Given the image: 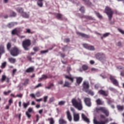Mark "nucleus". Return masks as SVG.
<instances>
[{
  "instance_id": "6e6552de",
  "label": "nucleus",
  "mask_w": 124,
  "mask_h": 124,
  "mask_svg": "<svg viewBox=\"0 0 124 124\" xmlns=\"http://www.w3.org/2000/svg\"><path fill=\"white\" fill-rule=\"evenodd\" d=\"M82 87L85 92H88L90 89V83L88 81H83Z\"/></svg>"
},
{
  "instance_id": "2eb2a0df",
  "label": "nucleus",
  "mask_w": 124,
  "mask_h": 124,
  "mask_svg": "<svg viewBox=\"0 0 124 124\" xmlns=\"http://www.w3.org/2000/svg\"><path fill=\"white\" fill-rule=\"evenodd\" d=\"M25 72L26 73H32L33 72H34V67L31 66L29 67L26 70Z\"/></svg>"
},
{
  "instance_id": "dca6fc26",
  "label": "nucleus",
  "mask_w": 124,
  "mask_h": 124,
  "mask_svg": "<svg viewBox=\"0 0 124 124\" xmlns=\"http://www.w3.org/2000/svg\"><path fill=\"white\" fill-rule=\"evenodd\" d=\"M5 51L4 50V46L3 45H0V59L1 58L2 54H4Z\"/></svg>"
},
{
  "instance_id": "a18cd8bd",
  "label": "nucleus",
  "mask_w": 124,
  "mask_h": 124,
  "mask_svg": "<svg viewBox=\"0 0 124 124\" xmlns=\"http://www.w3.org/2000/svg\"><path fill=\"white\" fill-rule=\"evenodd\" d=\"M37 4L40 7H42L43 6V3L41 1H37Z\"/></svg>"
},
{
  "instance_id": "37998d69",
  "label": "nucleus",
  "mask_w": 124,
  "mask_h": 124,
  "mask_svg": "<svg viewBox=\"0 0 124 124\" xmlns=\"http://www.w3.org/2000/svg\"><path fill=\"white\" fill-rule=\"evenodd\" d=\"M88 49L90 50L91 51H94L95 50L94 46H89L88 47Z\"/></svg>"
},
{
  "instance_id": "338daca9",
  "label": "nucleus",
  "mask_w": 124,
  "mask_h": 124,
  "mask_svg": "<svg viewBox=\"0 0 124 124\" xmlns=\"http://www.w3.org/2000/svg\"><path fill=\"white\" fill-rule=\"evenodd\" d=\"M99 88V84H97L94 85V88L96 89V90L98 89Z\"/></svg>"
},
{
  "instance_id": "c756f323",
  "label": "nucleus",
  "mask_w": 124,
  "mask_h": 124,
  "mask_svg": "<svg viewBox=\"0 0 124 124\" xmlns=\"http://www.w3.org/2000/svg\"><path fill=\"white\" fill-rule=\"evenodd\" d=\"M10 13L11 14V15H10L11 17H16V16L17 15V14L13 11H10Z\"/></svg>"
},
{
  "instance_id": "864d4df0",
  "label": "nucleus",
  "mask_w": 124,
  "mask_h": 124,
  "mask_svg": "<svg viewBox=\"0 0 124 124\" xmlns=\"http://www.w3.org/2000/svg\"><path fill=\"white\" fill-rule=\"evenodd\" d=\"M70 71H71V68L70 67H68L67 69V72L70 76L71 75L70 74Z\"/></svg>"
},
{
  "instance_id": "b1692460",
  "label": "nucleus",
  "mask_w": 124,
  "mask_h": 124,
  "mask_svg": "<svg viewBox=\"0 0 124 124\" xmlns=\"http://www.w3.org/2000/svg\"><path fill=\"white\" fill-rule=\"evenodd\" d=\"M22 105L24 109H27V108H28V106L30 105V101H28L27 103L23 102Z\"/></svg>"
},
{
  "instance_id": "58836bf2",
  "label": "nucleus",
  "mask_w": 124,
  "mask_h": 124,
  "mask_svg": "<svg viewBox=\"0 0 124 124\" xmlns=\"http://www.w3.org/2000/svg\"><path fill=\"white\" fill-rule=\"evenodd\" d=\"M26 31L25 32V33H29L31 34H32V33H33V32H31V31L30 29H26Z\"/></svg>"
},
{
  "instance_id": "f257e3e1",
  "label": "nucleus",
  "mask_w": 124,
  "mask_h": 124,
  "mask_svg": "<svg viewBox=\"0 0 124 124\" xmlns=\"http://www.w3.org/2000/svg\"><path fill=\"white\" fill-rule=\"evenodd\" d=\"M72 103L74 107L77 109H78L79 111L83 109V105L82 104V100L80 99H78V101L75 98H73L72 100Z\"/></svg>"
},
{
  "instance_id": "a19ab883",
  "label": "nucleus",
  "mask_w": 124,
  "mask_h": 124,
  "mask_svg": "<svg viewBox=\"0 0 124 124\" xmlns=\"http://www.w3.org/2000/svg\"><path fill=\"white\" fill-rule=\"evenodd\" d=\"M16 29L17 33H20V32H22V31H23V30L21 28H16Z\"/></svg>"
},
{
  "instance_id": "de8ad7c7",
  "label": "nucleus",
  "mask_w": 124,
  "mask_h": 124,
  "mask_svg": "<svg viewBox=\"0 0 124 124\" xmlns=\"http://www.w3.org/2000/svg\"><path fill=\"white\" fill-rule=\"evenodd\" d=\"M82 46L84 47V48H85L86 49H88L89 46L87 44H83Z\"/></svg>"
},
{
  "instance_id": "9d476101",
  "label": "nucleus",
  "mask_w": 124,
  "mask_h": 124,
  "mask_svg": "<svg viewBox=\"0 0 124 124\" xmlns=\"http://www.w3.org/2000/svg\"><path fill=\"white\" fill-rule=\"evenodd\" d=\"M74 122H79L80 121V114L79 113H73Z\"/></svg>"
},
{
  "instance_id": "5fc2aeb1",
  "label": "nucleus",
  "mask_w": 124,
  "mask_h": 124,
  "mask_svg": "<svg viewBox=\"0 0 124 124\" xmlns=\"http://www.w3.org/2000/svg\"><path fill=\"white\" fill-rule=\"evenodd\" d=\"M9 105H11V104H12V103H13V99L12 98H11L9 100Z\"/></svg>"
},
{
  "instance_id": "473e14b6",
  "label": "nucleus",
  "mask_w": 124,
  "mask_h": 124,
  "mask_svg": "<svg viewBox=\"0 0 124 124\" xmlns=\"http://www.w3.org/2000/svg\"><path fill=\"white\" fill-rule=\"evenodd\" d=\"M80 17V18H85V19H88L89 20H92V19H93L92 16H82Z\"/></svg>"
},
{
  "instance_id": "6e6d98bb",
  "label": "nucleus",
  "mask_w": 124,
  "mask_h": 124,
  "mask_svg": "<svg viewBox=\"0 0 124 124\" xmlns=\"http://www.w3.org/2000/svg\"><path fill=\"white\" fill-rule=\"evenodd\" d=\"M64 42L69 43V42H70V39L69 38H65L64 39Z\"/></svg>"
},
{
  "instance_id": "680f3d73",
  "label": "nucleus",
  "mask_w": 124,
  "mask_h": 124,
  "mask_svg": "<svg viewBox=\"0 0 124 124\" xmlns=\"http://www.w3.org/2000/svg\"><path fill=\"white\" fill-rule=\"evenodd\" d=\"M65 103V102L63 101H61L59 102L58 105H63Z\"/></svg>"
},
{
  "instance_id": "4be33fe9",
  "label": "nucleus",
  "mask_w": 124,
  "mask_h": 124,
  "mask_svg": "<svg viewBox=\"0 0 124 124\" xmlns=\"http://www.w3.org/2000/svg\"><path fill=\"white\" fill-rule=\"evenodd\" d=\"M96 102L97 105H103V103H104V102L102 101V100H101V99L100 98L97 99L96 100Z\"/></svg>"
},
{
  "instance_id": "0eeeda50",
  "label": "nucleus",
  "mask_w": 124,
  "mask_h": 124,
  "mask_svg": "<svg viewBox=\"0 0 124 124\" xmlns=\"http://www.w3.org/2000/svg\"><path fill=\"white\" fill-rule=\"evenodd\" d=\"M109 80H110L113 85L116 87L119 86V81L117 79H116V77H115V76L110 75L109 77Z\"/></svg>"
},
{
  "instance_id": "e433bc0d",
  "label": "nucleus",
  "mask_w": 124,
  "mask_h": 124,
  "mask_svg": "<svg viewBox=\"0 0 124 124\" xmlns=\"http://www.w3.org/2000/svg\"><path fill=\"white\" fill-rule=\"evenodd\" d=\"M117 108L118 110H119L120 111H123V110H124V106H123L117 105Z\"/></svg>"
},
{
  "instance_id": "bf43d9fd",
  "label": "nucleus",
  "mask_w": 124,
  "mask_h": 124,
  "mask_svg": "<svg viewBox=\"0 0 124 124\" xmlns=\"http://www.w3.org/2000/svg\"><path fill=\"white\" fill-rule=\"evenodd\" d=\"M67 45L65 46L64 47H62V50L63 52H64V51H66V49H67Z\"/></svg>"
},
{
  "instance_id": "39448f33",
  "label": "nucleus",
  "mask_w": 124,
  "mask_h": 124,
  "mask_svg": "<svg viewBox=\"0 0 124 124\" xmlns=\"http://www.w3.org/2000/svg\"><path fill=\"white\" fill-rule=\"evenodd\" d=\"M20 49L17 47H12L10 50V53L13 57H17L20 54Z\"/></svg>"
},
{
  "instance_id": "a878e982",
  "label": "nucleus",
  "mask_w": 124,
  "mask_h": 124,
  "mask_svg": "<svg viewBox=\"0 0 124 124\" xmlns=\"http://www.w3.org/2000/svg\"><path fill=\"white\" fill-rule=\"evenodd\" d=\"M56 17L59 20H62V15L61 14H59V13L56 14Z\"/></svg>"
},
{
  "instance_id": "72a5a7b5",
  "label": "nucleus",
  "mask_w": 124,
  "mask_h": 124,
  "mask_svg": "<svg viewBox=\"0 0 124 124\" xmlns=\"http://www.w3.org/2000/svg\"><path fill=\"white\" fill-rule=\"evenodd\" d=\"M69 85H70V83L69 82L67 81H65V83L63 85V87L64 88L65 87H67V88H69Z\"/></svg>"
},
{
  "instance_id": "aec40b11",
  "label": "nucleus",
  "mask_w": 124,
  "mask_h": 124,
  "mask_svg": "<svg viewBox=\"0 0 124 124\" xmlns=\"http://www.w3.org/2000/svg\"><path fill=\"white\" fill-rule=\"evenodd\" d=\"M11 34L12 35H19V33H18V32L17 31V28H15L14 30L12 31Z\"/></svg>"
},
{
  "instance_id": "79ce46f5",
  "label": "nucleus",
  "mask_w": 124,
  "mask_h": 124,
  "mask_svg": "<svg viewBox=\"0 0 124 124\" xmlns=\"http://www.w3.org/2000/svg\"><path fill=\"white\" fill-rule=\"evenodd\" d=\"M79 11H80L81 13H85V7L84 6L81 7L79 9Z\"/></svg>"
},
{
  "instance_id": "f8f14e48",
  "label": "nucleus",
  "mask_w": 124,
  "mask_h": 124,
  "mask_svg": "<svg viewBox=\"0 0 124 124\" xmlns=\"http://www.w3.org/2000/svg\"><path fill=\"white\" fill-rule=\"evenodd\" d=\"M77 34L79 36H81V37H84V38H90V35L85 34L84 33L77 32Z\"/></svg>"
},
{
  "instance_id": "13d9d810",
  "label": "nucleus",
  "mask_w": 124,
  "mask_h": 124,
  "mask_svg": "<svg viewBox=\"0 0 124 124\" xmlns=\"http://www.w3.org/2000/svg\"><path fill=\"white\" fill-rule=\"evenodd\" d=\"M6 66V62H4L2 63L1 68H4Z\"/></svg>"
},
{
  "instance_id": "3c124183",
  "label": "nucleus",
  "mask_w": 124,
  "mask_h": 124,
  "mask_svg": "<svg viewBox=\"0 0 124 124\" xmlns=\"http://www.w3.org/2000/svg\"><path fill=\"white\" fill-rule=\"evenodd\" d=\"M49 52V49H47L46 50H41L40 51L41 54H46V53H48Z\"/></svg>"
},
{
  "instance_id": "7ed1b4c3",
  "label": "nucleus",
  "mask_w": 124,
  "mask_h": 124,
  "mask_svg": "<svg viewBox=\"0 0 124 124\" xmlns=\"http://www.w3.org/2000/svg\"><path fill=\"white\" fill-rule=\"evenodd\" d=\"M104 12L108 16L109 21H111L112 20V18H113V15L114 14V11L113 10H112L111 8L106 6Z\"/></svg>"
},
{
  "instance_id": "393cba45",
  "label": "nucleus",
  "mask_w": 124,
  "mask_h": 124,
  "mask_svg": "<svg viewBox=\"0 0 124 124\" xmlns=\"http://www.w3.org/2000/svg\"><path fill=\"white\" fill-rule=\"evenodd\" d=\"M59 124H66L67 122L62 118H61L59 120Z\"/></svg>"
},
{
  "instance_id": "f3484780",
  "label": "nucleus",
  "mask_w": 124,
  "mask_h": 124,
  "mask_svg": "<svg viewBox=\"0 0 124 124\" xmlns=\"http://www.w3.org/2000/svg\"><path fill=\"white\" fill-rule=\"evenodd\" d=\"M75 78L76 79V83L78 85H80V84L83 82V78L79 77Z\"/></svg>"
},
{
  "instance_id": "603ef678",
  "label": "nucleus",
  "mask_w": 124,
  "mask_h": 124,
  "mask_svg": "<svg viewBox=\"0 0 124 124\" xmlns=\"http://www.w3.org/2000/svg\"><path fill=\"white\" fill-rule=\"evenodd\" d=\"M86 93H87L88 94H91L92 95H93L94 94L93 93V92L91 90H88Z\"/></svg>"
},
{
  "instance_id": "8fccbe9b",
  "label": "nucleus",
  "mask_w": 124,
  "mask_h": 124,
  "mask_svg": "<svg viewBox=\"0 0 124 124\" xmlns=\"http://www.w3.org/2000/svg\"><path fill=\"white\" fill-rule=\"evenodd\" d=\"M6 76L5 75H2V78H1V81L2 82H4L5 80L6 79Z\"/></svg>"
},
{
  "instance_id": "09e8293b",
  "label": "nucleus",
  "mask_w": 124,
  "mask_h": 124,
  "mask_svg": "<svg viewBox=\"0 0 124 124\" xmlns=\"http://www.w3.org/2000/svg\"><path fill=\"white\" fill-rule=\"evenodd\" d=\"M26 115L28 117L29 119H31V115L29 113V112L26 111Z\"/></svg>"
},
{
  "instance_id": "c9c22d12",
  "label": "nucleus",
  "mask_w": 124,
  "mask_h": 124,
  "mask_svg": "<svg viewBox=\"0 0 124 124\" xmlns=\"http://www.w3.org/2000/svg\"><path fill=\"white\" fill-rule=\"evenodd\" d=\"M95 14H96L97 17L99 18V19H102L103 17L98 12H95Z\"/></svg>"
},
{
  "instance_id": "4c0bfd02",
  "label": "nucleus",
  "mask_w": 124,
  "mask_h": 124,
  "mask_svg": "<svg viewBox=\"0 0 124 124\" xmlns=\"http://www.w3.org/2000/svg\"><path fill=\"white\" fill-rule=\"evenodd\" d=\"M106 99L108 100L107 103H108V104H109V105H110L111 103H113V102H114V101L111 100V98H106Z\"/></svg>"
},
{
  "instance_id": "a211bd4d",
  "label": "nucleus",
  "mask_w": 124,
  "mask_h": 124,
  "mask_svg": "<svg viewBox=\"0 0 124 124\" xmlns=\"http://www.w3.org/2000/svg\"><path fill=\"white\" fill-rule=\"evenodd\" d=\"M17 25H18V23L17 22H10V23L8 24L7 27L9 29H11V28H13V27H14V26H16Z\"/></svg>"
},
{
  "instance_id": "7c9ffc66",
  "label": "nucleus",
  "mask_w": 124,
  "mask_h": 124,
  "mask_svg": "<svg viewBox=\"0 0 124 124\" xmlns=\"http://www.w3.org/2000/svg\"><path fill=\"white\" fill-rule=\"evenodd\" d=\"M47 121L49 122V124H55V120L53 118H48Z\"/></svg>"
},
{
  "instance_id": "9b49d317",
  "label": "nucleus",
  "mask_w": 124,
  "mask_h": 124,
  "mask_svg": "<svg viewBox=\"0 0 124 124\" xmlns=\"http://www.w3.org/2000/svg\"><path fill=\"white\" fill-rule=\"evenodd\" d=\"M84 102L86 105L88 107L92 106V103L91 102V99L90 98H85Z\"/></svg>"
},
{
  "instance_id": "ddd939ff",
  "label": "nucleus",
  "mask_w": 124,
  "mask_h": 124,
  "mask_svg": "<svg viewBox=\"0 0 124 124\" xmlns=\"http://www.w3.org/2000/svg\"><path fill=\"white\" fill-rule=\"evenodd\" d=\"M66 114L67 119L68 120L69 122H72V115H71L70 111L69 110H67L66 112Z\"/></svg>"
},
{
  "instance_id": "6ab92c4d",
  "label": "nucleus",
  "mask_w": 124,
  "mask_h": 124,
  "mask_svg": "<svg viewBox=\"0 0 124 124\" xmlns=\"http://www.w3.org/2000/svg\"><path fill=\"white\" fill-rule=\"evenodd\" d=\"M84 1V4L85 5H88V6H92L93 3L92 2L90 1V0H82Z\"/></svg>"
},
{
  "instance_id": "774afa93",
  "label": "nucleus",
  "mask_w": 124,
  "mask_h": 124,
  "mask_svg": "<svg viewBox=\"0 0 124 124\" xmlns=\"http://www.w3.org/2000/svg\"><path fill=\"white\" fill-rule=\"evenodd\" d=\"M33 51H34L35 52H37V51H38V47H34L33 48Z\"/></svg>"
},
{
  "instance_id": "20e7f679",
  "label": "nucleus",
  "mask_w": 124,
  "mask_h": 124,
  "mask_svg": "<svg viewBox=\"0 0 124 124\" xmlns=\"http://www.w3.org/2000/svg\"><path fill=\"white\" fill-rule=\"evenodd\" d=\"M96 112L98 113L101 112L102 113L105 114V115L107 117L109 116V111L108 110V109H107V108H106L104 107H100L99 108H96Z\"/></svg>"
},
{
  "instance_id": "412c9836",
  "label": "nucleus",
  "mask_w": 124,
  "mask_h": 124,
  "mask_svg": "<svg viewBox=\"0 0 124 124\" xmlns=\"http://www.w3.org/2000/svg\"><path fill=\"white\" fill-rule=\"evenodd\" d=\"M64 76H65V78H66V79H68V80L71 81L72 83H73L74 82V78H72L65 75H64Z\"/></svg>"
},
{
  "instance_id": "5701e85b",
  "label": "nucleus",
  "mask_w": 124,
  "mask_h": 124,
  "mask_svg": "<svg viewBox=\"0 0 124 124\" xmlns=\"http://www.w3.org/2000/svg\"><path fill=\"white\" fill-rule=\"evenodd\" d=\"M8 61L11 62V63H15L16 62V59L12 57L8 58Z\"/></svg>"
},
{
  "instance_id": "bb28decb",
  "label": "nucleus",
  "mask_w": 124,
  "mask_h": 124,
  "mask_svg": "<svg viewBox=\"0 0 124 124\" xmlns=\"http://www.w3.org/2000/svg\"><path fill=\"white\" fill-rule=\"evenodd\" d=\"M94 124H105V122L103 121H98L96 120H94Z\"/></svg>"
},
{
  "instance_id": "e2e57ef3",
  "label": "nucleus",
  "mask_w": 124,
  "mask_h": 124,
  "mask_svg": "<svg viewBox=\"0 0 124 124\" xmlns=\"http://www.w3.org/2000/svg\"><path fill=\"white\" fill-rule=\"evenodd\" d=\"M103 37H107V36H108L110 35V33H106L104 34L103 35Z\"/></svg>"
},
{
  "instance_id": "69168bd1",
  "label": "nucleus",
  "mask_w": 124,
  "mask_h": 124,
  "mask_svg": "<svg viewBox=\"0 0 124 124\" xmlns=\"http://www.w3.org/2000/svg\"><path fill=\"white\" fill-rule=\"evenodd\" d=\"M19 37V38L22 39V38H25L26 36L25 35H20V34H18V35L17 36Z\"/></svg>"
},
{
  "instance_id": "c03bdc74",
  "label": "nucleus",
  "mask_w": 124,
  "mask_h": 124,
  "mask_svg": "<svg viewBox=\"0 0 124 124\" xmlns=\"http://www.w3.org/2000/svg\"><path fill=\"white\" fill-rule=\"evenodd\" d=\"M11 93V90H9L7 92H4L3 94L4 95H8L9 93Z\"/></svg>"
},
{
  "instance_id": "f704fd0d",
  "label": "nucleus",
  "mask_w": 124,
  "mask_h": 124,
  "mask_svg": "<svg viewBox=\"0 0 124 124\" xmlns=\"http://www.w3.org/2000/svg\"><path fill=\"white\" fill-rule=\"evenodd\" d=\"M11 43H8L7 44V50H8V51H10V48H11Z\"/></svg>"
},
{
  "instance_id": "ea45409f",
  "label": "nucleus",
  "mask_w": 124,
  "mask_h": 124,
  "mask_svg": "<svg viewBox=\"0 0 124 124\" xmlns=\"http://www.w3.org/2000/svg\"><path fill=\"white\" fill-rule=\"evenodd\" d=\"M29 82H30V79L29 78H27L25 80V81L24 83H23V85H24V86H27V85L29 84Z\"/></svg>"
},
{
  "instance_id": "0e129e2a",
  "label": "nucleus",
  "mask_w": 124,
  "mask_h": 124,
  "mask_svg": "<svg viewBox=\"0 0 124 124\" xmlns=\"http://www.w3.org/2000/svg\"><path fill=\"white\" fill-rule=\"evenodd\" d=\"M28 113H31L32 112V108H29L28 109Z\"/></svg>"
},
{
  "instance_id": "052dcab7",
  "label": "nucleus",
  "mask_w": 124,
  "mask_h": 124,
  "mask_svg": "<svg viewBox=\"0 0 124 124\" xmlns=\"http://www.w3.org/2000/svg\"><path fill=\"white\" fill-rule=\"evenodd\" d=\"M118 31H119V32L122 33V34H124V31H123V30H122L120 28H118Z\"/></svg>"
},
{
  "instance_id": "cd10ccee",
  "label": "nucleus",
  "mask_w": 124,
  "mask_h": 124,
  "mask_svg": "<svg viewBox=\"0 0 124 124\" xmlns=\"http://www.w3.org/2000/svg\"><path fill=\"white\" fill-rule=\"evenodd\" d=\"M16 10L17 12H18L19 13H20V14H22L24 12V9H23V8H21V7L17 8Z\"/></svg>"
},
{
  "instance_id": "c85d7f7f",
  "label": "nucleus",
  "mask_w": 124,
  "mask_h": 124,
  "mask_svg": "<svg viewBox=\"0 0 124 124\" xmlns=\"http://www.w3.org/2000/svg\"><path fill=\"white\" fill-rule=\"evenodd\" d=\"M21 15L23 18H29L30 16H29V14H27V13L23 12L22 14Z\"/></svg>"
},
{
  "instance_id": "4d7b16f0",
  "label": "nucleus",
  "mask_w": 124,
  "mask_h": 124,
  "mask_svg": "<svg viewBox=\"0 0 124 124\" xmlns=\"http://www.w3.org/2000/svg\"><path fill=\"white\" fill-rule=\"evenodd\" d=\"M48 99V96H45L44 97V102H45V103H46V102H47V100Z\"/></svg>"
},
{
  "instance_id": "f03ea898",
  "label": "nucleus",
  "mask_w": 124,
  "mask_h": 124,
  "mask_svg": "<svg viewBox=\"0 0 124 124\" xmlns=\"http://www.w3.org/2000/svg\"><path fill=\"white\" fill-rule=\"evenodd\" d=\"M22 45L25 51H29L30 50V46L31 45V41L29 39H25L23 41Z\"/></svg>"
},
{
  "instance_id": "1a4fd4ad",
  "label": "nucleus",
  "mask_w": 124,
  "mask_h": 124,
  "mask_svg": "<svg viewBox=\"0 0 124 124\" xmlns=\"http://www.w3.org/2000/svg\"><path fill=\"white\" fill-rule=\"evenodd\" d=\"M98 93L99 94H101V95H103V96H108L109 94V92H108V91H105L103 90H99Z\"/></svg>"
},
{
  "instance_id": "49530a36",
  "label": "nucleus",
  "mask_w": 124,
  "mask_h": 124,
  "mask_svg": "<svg viewBox=\"0 0 124 124\" xmlns=\"http://www.w3.org/2000/svg\"><path fill=\"white\" fill-rule=\"evenodd\" d=\"M40 87H42V83L38 84V85L35 86L34 89H38V88H40Z\"/></svg>"
},
{
  "instance_id": "4468645a",
  "label": "nucleus",
  "mask_w": 124,
  "mask_h": 124,
  "mask_svg": "<svg viewBox=\"0 0 124 124\" xmlns=\"http://www.w3.org/2000/svg\"><path fill=\"white\" fill-rule=\"evenodd\" d=\"M81 118L82 120L86 123H87L88 124L90 123V119L84 113H82Z\"/></svg>"
},
{
  "instance_id": "2f4dec72",
  "label": "nucleus",
  "mask_w": 124,
  "mask_h": 124,
  "mask_svg": "<svg viewBox=\"0 0 124 124\" xmlns=\"http://www.w3.org/2000/svg\"><path fill=\"white\" fill-rule=\"evenodd\" d=\"M82 69L84 71H86V70H88L89 69V66L86 64H84L82 66Z\"/></svg>"
},
{
  "instance_id": "423d86ee",
  "label": "nucleus",
  "mask_w": 124,
  "mask_h": 124,
  "mask_svg": "<svg viewBox=\"0 0 124 124\" xmlns=\"http://www.w3.org/2000/svg\"><path fill=\"white\" fill-rule=\"evenodd\" d=\"M95 57L101 62L106 61V57H105V55L103 53H98L95 55Z\"/></svg>"
}]
</instances>
